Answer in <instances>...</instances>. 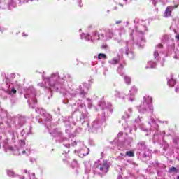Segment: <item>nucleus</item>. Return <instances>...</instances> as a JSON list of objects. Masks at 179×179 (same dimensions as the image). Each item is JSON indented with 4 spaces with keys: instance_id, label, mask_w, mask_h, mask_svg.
<instances>
[{
    "instance_id": "1",
    "label": "nucleus",
    "mask_w": 179,
    "mask_h": 179,
    "mask_svg": "<svg viewBox=\"0 0 179 179\" xmlns=\"http://www.w3.org/2000/svg\"><path fill=\"white\" fill-rule=\"evenodd\" d=\"M65 76H61L59 75V73H52L50 75V77H43V81L45 82V84L43 83H39L38 84V86H40V87H45L52 89V90H56L58 92L59 90L60 93H64L62 91V83L61 80H65Z\"/></svg>"
},
{
    "instance_id": "2",
    "label": "nucleus",
    "mask_w": 179,
    "mask_h": 179,
    "mask_svg": "<svg viewBox=\"0 0 179 179\" xmlns=\"http://www.w3.org/2000/svg\"><path fill=\"white\" fill-rule=\"evenodd\" d=\"M153 99L152 97L147 96H144L143 103L138 107L139 113H145V111H152L153 110V106H152V103Z\"/></svg>"
},
{
    "instance_id": "3",
    "label": "nucleus",
    "mask_w": 179,
    "mask_h": 179,
    "mask_svg": "<svg viewBox=\"0 0 179 179\" xmlns=\"http://www.w3.org/2000/svg\"><path fill=\"white\" fill-rule=\"evenodd\" d=\"M0 148H3V149H8V150H11L13 152L14 155H24L27 154V156L30 155V151L24 150L23 148H13L12 147H9L8 144V140H5L3 142L0 143Z\"/></svg>"
},
{
    "instance_id": "4",
    "label": "nucleus",
    "mask_w": 179,
    "mask_h": 179,
    "mask_svg": "<svg viewBox=\"0 0 179 179\" xmlns=\"http://www.w3.org/2000/svg\"><path fill=\"white\" fill-rule=\"evenodd\" d=\"M97 163H99L98 169H99L101 173H103L108 171L110 167L108 162L101 159L98 161V162H96V164H97Z\"/></svg>"
},
{
    "instance_id": "5",
    "label": "nucleus",
    "mask_w": 179,
    "mask_h": 179,
    "mask_svg": "<svg viewBox=\"0 0 179 179\" xmlns=\"http://www.w3.org/2000/svg\"><path fill=\"white\" fill-rule=\"evenodd\" d=\"M36 113H38L41 115V119L42 121H50L51 120V115L47 113L43 108H37L36 109Z\"/></svg>"
},
{
    "instance_id": "6",
    "label": "nucleus",
    "mask_w": 179,
    "mask_h": 179,
    "mask_svg": "<svg viewBox=\"0 0 179 179\" xmlns=\"http://www.w3.org/2000/svg\"><path fill=\"white\" fill-rule=\"evenodd\" d=\"M131 113H132V108H129L127 112L125 113L126 115L122 117L120 122H122V125L124 127V129H127V119L129 118Z\"/></svg>"
},
{
    "instance_id": "7",
    "label": "nucleus",
    "mask_w": 179,
    "mask_h": 179,
    "mask_svg": "<svg viewBox=\"0 0 179 179\" xmlns=\"http://www.w3.org/2000/svg\"><path fill=\"white\" fill-rule=\"evenodd\" d=\"M122 68H124V66L120 64L117 69V72L120 73V75H121V76H124L125 83H127V85H129L131 83V77L124 75V72H122Z\"/></svg>"
},
{
    "instance_id": "8",
    "label": "nucleus",
    "mask_w": 179,
    "mask_h": 179,
    "mask_svg": "<svg viewBox=\"0 0 179 179\" xmlns=\"http://www.w3.org/2000/svg\"><path fill=\"white\" fill-rule=\"evenodd\" d=\"M136 93H138V88L136 86L131 87L129 93V96H130L129 99L130 101H134V100H135V95Z\"/></svg>"
},
{
    "instance_id": "9",
    "label": "nucleus",
    "mask_w": 179,
    "mask_h": 179,
    "mask_svg": "<svg viewBox=\"0 0 179 179\" xmlns=\"http://www.w3.org/2000/svg\"><path fill=\"white\" fill-rule=\"evenodd\" d=\"M79 157H83L84 156H87L89 155V148L83 146L82 149L77 151Z\"/></svg>"
},
{
    "instance_id": "10",
    "label": "nucleus",
    "mask_w": 179,
    "mask_h": 179,
    "mask_svg": "<svg viewBox=\"0 0 179 179\" xmlns=\"http://www.w3.org/2000/svg\"><path fill=\"white\" fill-rule=\"evenodd\" d=\"M172 12H173V6H167L164 13V17H171Z\"/></svg>"
},
{
    "instance_id": "11",
    "label": "nucleus",
    "mask_w": 179,
    "mask_h": 179,
    "mask_svg": "<svg viewBox=\"0 0 179 179\" xmlns=\"http://www.w3.org/2000/svg\"><path fill=\"white\" fill-rule=\"evenodd\" d=\"M35 94L31 93V94H29V92H27L25 95L24 97L25 99H31V101H33L34 104H36V103H37V101L36 100V98H34Z\"/></svg>"
},
{
    "instance_id": "12",
    "label": "nucleus",
    "mask_w": 179,
    "mask_h": 179,
    "mask_svg": "<svg viewBox=\"0 0 179 179\" xmlns=\"http://www.w3.org/2000/svg\"><path fill=\"white\" fill-rule=\"evenodd\" d=\"M94 36L96 38L94 40H96V41L101 40V39L104 38V33L100 34V31H96L94 32Z\"/></svg>"
},
{
    "instance_id": "13",
    "label": "nucleus",
    "mask_w": 179,
    "mask_h": 179,
    "mask_svg": "<svg viewBox=\"0 0 179 179\" xmlns=\"http://www.w3.org/2000/svg\"><path fill=\"white\" fill-rule=\"evenodd\" d=\"M24 173L28 174V179H37L36 173L31 172L30 171H27V170H24Z\"/></svg>"
},
{
    "instance_id": "14",
    "label": "nucleus",
    "mask_w": 179,
    "mask_h": 179,
    "mask_svg": "<svg viewBox=\"0 0 179 179\" xmlns=\"http://www.w3.org/2000/svg\"><path fill=\"white\" fill-rule=\"evenodd\" d=\"M120 62V57H115L108 61V64L110 65H117Z\"/></svg>"
},
{
    "instance_id": "15",
    "label": "nucleus",
    "mask_w": 179,
    "mask_h": 179,
    "mask_svg": "<svg viewBox=\"0 0 179 179\" xmlns=\"http://www.w3.org/2000/svg\"><path fill=\"white\" fill-rule=\"evenodd\" d=\"M52 136H62V132H61L59 129H55L52 132Z\"/></svg>"
},
{
    "instance_id": "16",
    "label": "nucleus",
    "mask_w": 179,
    "mask_h": 179,
    "mask_svg": "<svg viewBox=\"0 0 179 179\" xmlns=\"http://www.w3.org/2000/svg\"><path fill=\"white\" fill-rule=\"evenodd\" d=\"M131 143H132V138H129L124 141L123 146H124V148H128V146H129V145H131Z\"/></svg>"
},
{
    "instance_id": "17",
    "label": "nucleus",
    "mask_w": 179,
    "mask_h": 179,
    "mask_svg": "<svg viewBox=\"0 0 179 179\" xmlns=\"http://www.w3.org/2000/svg\"><path fill=\"white\" fill-rule=\"evenodd\" d=\"M149 68H156V63L153 61L148 62L146 69H148Z\"/></svg>"
},
{
    "instance_id": "18",
    "label": "nucleus",
    "mask_w": 179,
    "mask_h": 179,
    "mask_svg": "<svg viewBox=\"0 0 179 179\" xmlns=\"http://www.w3.org/2000/svg\"><path fill=\"white\" fill-rule=\"evenodd\" d=\"M126 55H127L129 58H130V59H132V58H134V52L129 50V48H127L126 50Z\"/></svg>"
},
{
    "instance_id": "19",
    "label": "nucleus",
    "mask_w": 179,
    "mask_h": 179,
    "mask_svg": "<svg viewBox=\"0 0 179 179\" xmlns=\"http://www.w3.org/2000/svg\"><path fill=\"white\" fill-rule=\"evenodd\" d=\"M124 156H126V157H134V156H135V152H134V151H127L124 154Z\"/></svg>"
},
{
    "instance_id": "20",
    "label": "nucleus",
    "mask_w": 179,
    "mask_h": 179,
    "mask_svg": "<svg viewBox=\"0 0 179 179\" xmlns=\"http://www.w3.org/2000/svg\"><path fill=\"white\" fill-rule=\"evenodd\" d=\"M114 94H115V97H119V99H124L123 93H121L118 91H115Z\"/></svg>"
},
{
    "instance_id": "21",
    "label": "nucleus",
    "mask_w": 179,
    "mask_h": 179,
    "mask_svg": "<svg viewBox=\"0 0 179 179\" xmlns=\"http://www.w3.org/2000/svg\"><path fill=\"white\" fill-rule=\"evenodd\" d=\"M168 85L171 87H173V86H174V85H176V80L171 78L170 80H168Z\"/></svg>"
},
{
    "instance_id": "22",
    "label": "nucleus",
    "mask_w": 179,
    "mask_h": 179,
    "mask_svg": "<svg viewBox=\"0 0 179 179\" xmlns=\"http://www.w3.org/2000/svg\"><path fill=\"white\" fill-rule=\"evenodd\" d=\"M98 59H107V55L103 53H99L98 55Z\"/></svg>"
},
{
    "instance_id": "23",
    "label": "nucleus",
    "mask_w": 179,
    "mask_h": 179,
    "mask_svg": "<svg viewBox=\"0 0 179 179\" xmlns=\"http://www.w3.org/2000/svg\"><path fill=\"white\" fill-rule=\"evenodd\" d=\"M7 175L9 176V177H15V172L13 170H8Z\"/></svg>"
},
{
    "instance_id": "24",
    "label": "nucleus",
    "mask_w": 179,
    "mask_h": 179,
    "mask_svg": "<svg viewBox=\"0 0 179 179\" xmlns=\"http://www.w3.org/2000/svg\"><path fill=\"white\" fill-rule=\"evenodd\" d=\"M99 127H100V123H99L98 121L93 122V123H92L93 128H99Z\"/></svg>"
},
{
    "instance_id": "25",
    "label": "nucleus",
    "mask_w": 179,
    "mask_h": 179,
    "mask_svg": "<svg viewBox=\"0 0 179 179\" xmlns=\"http://www.w3.org/2000/svg\"><path fill=\"white\" fill-rule=\"evenodd\" d=\"M126 155L125 154L120 153L119 156H117V160H122L123 159H125Z\"/></svg>"
},
{
    "instance_id": "26",
    "label": "nucleus",
    "mask_w": 179,
    "mask_h": 179,
    "mask_svg": "<svg viewBox=\"0 0 179 179\" xmlns=\"http://www.w3.org/2000/svg\"><path fill=\"white\" fill-rule=\"evenodd\" d=\"M16 89L12 88L11 90L9 92V94H10V96H13V94H16Z\"/></svg>"
},
{
    "instance_id": "27",
    "label": "nucleus",
    "mask_w": 179,
    "mask_h": 179,
    "mask_svg": "<svg viewBox=\"0 0 179 179\" xmlns=\"http://www.w3.org/2000/svg\"><path fill=\"white\" fill-rule=\"evenodd\" d=\"M170 171H171V173H176L177 169H176V167L173 166V167L170 168Z\"/></svg>"
},
{
    "instance_id": "28",
    "label": "nucleus",
    "mask_w": 179,
    "mask_h": 179,
    "mask_svg": "<svg viewBox=\"0 0 179 179\" xmlns=\"http://www.w3.org/2000/svg\"><path fill=\"white\" fill-rule=\"evenodd\" d=\"M154 57H155V58H157V57H159V52L158 51L154 52Z\"/></svg>"
},
{
    "instance_id": "29",
    "label": "nucleus",
    "mask_w": 179,
    "mask_h": 179,
    "mask_svg": "<svg viewBox=\"0 0 179 179\" xmlns=\"http://www.w3.org/2000/svg\"><path fill=\"white\" fill-rule=\"evenodd\" d=\"M106 34H109V38H111V37H113V32H111V31H108Z\"/></svg>"
},
{
    "instance_id": "30",
    "label": "nucleus",
    "mask_w": 179,
    "mask_h": 179,
    "mask_svg": "<svg viewBox=\"0 0 179 179\" xmlns=\"http://www.w3.org/2000/svg\"><path fill=\"white\" fill-rule=\"evenodd\" d=\"M80 106L81 107V108H86V105H85L83 103L80 105Z\"/></svg>"
},
{
    "instance_id": "31",
    "label": "nucleus",
    "mask_w": 179,
    "mask_h": 179,
    "mask_svg": "<svg viewBox=\"0 0 179 179\" xmlns=\"http://www.w3.org/2000/svg\"><path fill=\"white\" fill-rule=\"evenodd\" d=\"M120 23H122V21L119 20L115 22V24H120Z\"/></svg>"
},
{
    "instance_id": "32",
    "label": "nucleus",
    "mask_w": 179,
    "mask_h": 179,
    "mask_svg": "<svg viewBox=\"0 0 179 179\" xmlns=\"http://www.w3.org/2000/svg\"><path fill=\"white\" fill-rule=\"evenodd\" d=\"M136 122H141V118L138 117L137 119H136Z\"/></svg>"
},
{
    "instance_id": "33",
    "label": "nucleus",
    "mask_w": 179,
    "mask_h": 179,
    "mask_svg": "<svg viewBox=\"0 0 179 179\" xmlns=\"http://www.w3.org/2000/svg\"><path fill=\"white\" fill-rule=\"evenodd\" d=\"M76 166H78V164H77L76 161L74 160L73 161V166L75 167Z\"/></svg>"
},
{
    "instance_id": "34",
    "label": "nucleus",
    "mask_w": 179,
    "mask_h": 179,
    "mask_svg": "<svg viewBox=\"0 0 179 179\" xmlns=\"http://www.w3.org/2000/svg\"><path fill=\"white\" fill-rule=\"evenodd\" d=\"M104 103H101L99 106L100 107H102V108H104Z\"/></svg>"
},
{
    "instance_id": "35",
    "label": "nucleus",
    "mask_w": 179,
    "mask_h": 179,
    "mask_svg": "<svg viewBox=\"0 0 179 179\" xmlns=\"http://www.w3.org/2000/svg\"><path fill=\"white\" fill-rule=\"evenodd\" d=\"M64 145L66 148H69V146H71L70 144H64Z\"/></svg>"
},
{
    "instance_id": "36",
    "label": "nucleus",
    "mask_w": 179,
    "mask_h": 179,
    "mask_svg": "<svg viewBox=\"0 0 179 179\" xmlns=\"http://www.w3.org/2000/svg\"><path fill=\"white\" fill-rule=\"evenodd\" d=\"M80 94H81V96H84V94H85V92H83V90H81V92H80Z\"/></svg>"
},
{
    "instance_id": "37",
    "label": "nucleus",
    "mask_w": 179,
    "mask_h": 179,
    "mask_svg": "<svg viewBox=\"0 0 179 179\" xmlns=\"http://www.w3.org/2000/svg\"><path fill=\"white\" fill-rule=\"evenodd\" d=\"M178 8V5H175V6L173 7V9H176V8Z\"/></svg>"
},
{
    "instance_id": "38",
    "label": "nucleus",
    "mask_w": 179,
    "mask_h": 179,
    "mask_svg": "<svg viewBox=\"0 0 179 179\" xmlns=\"http://www.w3.org/2000/svg\"><path fill=\"white\" fill-rule=\"evenodd\" d=\"M176 93H178V92H179V89L178 88H176Z\"/></svg>"
},
{
    "instance_id": "39",
    "label": "nucleus",
    "mask_w": 179,
    "mask_h": 179,
    "mask_svg": "<svg viewBox=\"0 0 179 179\" xmlns=\"http://www.w3.org/2000/svg\"><path fill=\"white\" fill-rule=\"evenodd\" d=\"M31 162H36V159H31Z\"/></svg>"
},
{
    "instance_id": "40",
    "label": "nucleus",
    "mask_w": 179,
    "mask_h": 179,
    "mask_svg": "<svg viewBox=\"0 0 179 179\" xmlns=\"http://www.w3.org/2000/svg\"><path fill=\"white\" fill-rule=\"evenodd\" d=\"M176 38H177V40H179V34L176 36Z\"/></svg>"
},
{
    "instance_id": "41",
    "label": "nucleus",
    "mask_w": 179,
    "mask_h": 179,
    "mask_svg": "<svg viewBox=\"0 0 179 179\" xmlns=\"http://www.w3.org/2000/svg\"><path fill=\"white\" fill-rule=\"evenodd\" d=\"M121 135H122V133H119L117 136H121Z\"/></svg>"
},
{
    "instance_id": "42",
    "label": "nucleus",
    "mask_w": 179,
    "mask_h": 179,
    "mask_svg": "<svg viewBox=\"0 0 179 179\" xmlns=\"http://www.w3.org/2000/svg\"><path fill=\"white\" fill-rule=\"evenodd\" d=\"M75 145H76V141H74V143L73 144V146H75Z\"/></svg>"
},
{
    "instance_id": "43",
    "label": "nucleus",
    "mask_w": 179,
    "mask_h": 179,
    "mask_svg": "<svg viewBox=\"0 0 179 179\" xmlns=\"http://www.w3.org/2000/svg\"><path fill=\"white\" fill-rule=\"evenodd\" d=\"M159 48H162V46H158L157 50H159Z\"/></svg>"
},
{
    "instance_id": "44",
    "label": "nucleus",
    "mask_w": 179,
    "mask_h": 179,
    "mask_svg": "<svg viewBox=\"0 0 179 179\" xmlns=\"http://www.w3.org/2000/svg\"><path fill=\"white\" fill-rule=\"evenodd\" d=\"M20 178L21 179H24V176H22Z\"/></svg>"
},
{
    "instance_id": "45",
    "label": "nucleus",
    "mask_w": 179,
    "mask_h": 179,
    "mask_svg": "<svg viewBox=\"0 0 179 179\" xmlns=\"http://www.w3.org/2000/svg\"><path fill=\"white\" fill-rule=\"evenodd\" d=\"M106 47H107V46H102V48H106Z\"/></svg>"
},
{
    "instance_id": "46",
    "label": "nucleus",
    "mask_w": 179,
    "mask_h": 179,
    "mask_svg": "<svg viewBox=\"0 0 179 179\" xmlns=\"http://www.w3.org/2000/svg\"><path fill=\"white\" fill-rule=\"evenodd\" d=\"M88 101H89V103H90V100H89V99H87Z\"/></svg>"
},
{
    "instance_id": "47",
    "label": "nucleus",
    "mask_w": 179,
    "mask_h": 179,
    "mask_svg": "<svg viewBox=\"0 0 179 179\" xmlns=\"http://www.w3.org/2000/svg\"><path fill=\"white\" fill-rule=\"evenodd\" d=\"M140 47V48H142V46H139Z\"/></svg>"
},
{
    "instance_id": "48",
    "label": "nucleus",
    "mask_w": 179,
    "mask_h": 179,
    "mask_svg": "<svg viewBox=\"0 0 179 179\" xmlns=\"http://www.w3.org/2000/svg\"><path fill=\"white\" fill-rule=\"evenodd\" d=\"M89 108H90V105H89Z\"/></svg>"
},
{
    "instance_id": "49",
    "label": "nucleus",
    "mask_w": 179,
    "mask_h": 179,
    "mask_svg": "<svg viewBox=\"0 0 179 179\" xmlns=\"http://www.w3.org/2000/svg\"><path fill=\"white\" fill-rule=\"evenodd\" d=\"M178 179H179V176H178Z\"/></svg>"
},
{
    "instance_id": "50",
    "label": "nucleus",
    "mask_w": 179,
    "mask_h": 179,
    "mask_svg": "<svg viewBox=\"0 0 179 179\" xmlns=\"http://www.w3.org/2000/svg\"><path fill=\"white\" fill-rule=\"evenodd\" d=\"M143 129V131H144L143 129Z\"/></svg>"
},
{
    "instance_id": "51",
    "label": "nucleus",
    "mask_w": 179,
    "mask_h": 179,
    "mask_svg": "<svg viewBox=\"0 0 179 179\" xmlns=\"http://www.w3.org/2000/svg\"><path fill=\"white\" fill-rule=\"evenodd\" d=\"M143 129V131H144L143 129Z\"/></svg>"
}]
</instances>
